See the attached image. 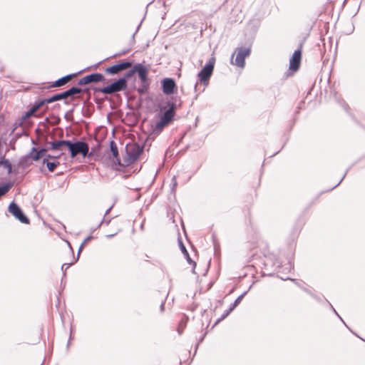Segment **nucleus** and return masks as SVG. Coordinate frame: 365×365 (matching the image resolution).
Returning <instances> with one entry per match:
<instances>
[{"mask_svg": "<svg viewBox=\"0 0 365 365\" xmlns=\"http://www.w3.org/2000/svg\"><path fill=\"white\" fill-rule=\"evenodd\" d=\"M52 150H63L66 148L71 154V158L76 157L81 154L83 158L90 155L88 145L83 141H76L73 143L70 140H57L50 143Z\"/></svg>", "mask_w": 365, "mask_h": 365, "instance_id": "1", "label": "nucleus"}, {"mask_svg": "<svg viewBox=\"0 0 365 365\" xmlns=\"http://www.w3.org/2000/svg\"><path fill=\"white\" fill-rule=\"evenodd\" d=\"M215 63V58L214 56H212L207 63L200 70V71L197 74V81L195 85V91L197 92V86L199 83H202L204 85L205 88L207 86L209 80L212 74L214 66Z\"/></svg>", "mask_w": 365, "mask_h": 365, "instance_id": "2", "label": "nucleus"}, {"mask_svg": "<svg viewBox=\"0 0 365 365\" xmlns=\"http://www.w3.org/2000/svg\"><path fill=\"white\" fill-rule=\"evenodd\" d=\"M127 87V81L125 78H121L110 85L99 88L98 91L105 94H110L115 92L123 91Z\"/></svg>", "mask_w": 365, "mask_h": 365, "instance_id": "3", "label": "nucleus"}, {"mask_svg": "<svg viewBox=\"0 0 365 365\" xmlns=\"http://www.w3.org/2000/svg\"><path fill=\"white\" fill-rule=\"evenodd\" d=\"M251 50L250 48H238L236 50L237 56L233 61L232 56L231 63L240 68H244L245 65V58L250 56Z\"/></svg>", "mask_w": 365, "mask_h": 365, "instance_id": "4", "label": "nucleus"}, {"mask_svg": "<svg viewBox=\"0 0 365 365\" xmlns=\"http://www.w3.org/2000/svg\"><path fill=\"white\" fill-rule=\"evenodd\" d=\"M81 91H82V90L80 88L72 87L70 89L64 91L63 93L56 94V95L51 96V98H48V101H50L51 103H53V102L66 98L68 96H71L75 94H78V93H81Z\"/></svg>", "mask_w": 365, "mask_h": 365, "instance_id": "5", "label": "nucleus"}, {"mask_svg": "<svg viewBox=\"0 0 365 365\" xmlns=\"http://www.w3.org/2000/svg\"><path fill=\"white\" fill-rule=\"evenodd\" d=\"M9 211L21 222L24 224L29 223V220L24 215L20 207L15 202L10 203Z\"/></svg>", "mask_w": 365, "mask_h": 365, "instance_id": "6", "label": "nucleus"}, {"mask_svg": "<svg viewBox=\"0 0 365 365\" xmlns=\"http://www.w3.org/2000/svg\"><path fill=\"white\" fill-rule=\"evenodd\" d=\"M162 90L165 95L173 94L177 90L175 81L170 78H164L162 81Z\"/></svg>", "mask_w": 365, "mask_h": 365, "instance_id": "7", "label": "nucleus"}, {"mask_svg": "<svg viewBox=\"0 0 365 365\" xmlns=\"http://www.w3.org/2000/svg\"><path fill=\"white\" fill-rule=\"evenodd\" d=\"M104 79L101 73H96L84 76L78 81L79 85H86L91 83H98Z\"/></svg>", "mask_w": 365, "mask_h": 365, "instance_id": "8", "label": "nucleus"}, {"mask_svg": "<svg viewBox=\"0 0 365 365\" xmlns=\"http://www.w3.org/2000/svg\"><path fill=\"white\" fill-rule=\"evenodd\" d=\"M142 150V148L136 143L129 144L126 146L127 153L133 160H135L140 155Z\"/></svg>", "mask_w": 365, "mask_h": 365, "instance_id": "9", "label": "nucleus"}, {"mask_svg": "<svg viewBox=\"0 0 365 365\" xmlns=\"http://www.w3.org/2000/svg\"><path fill=\"white\" fill-rule=\"evenodd\" d=\"M301 51H295L289 60V69L293 71L298 70L301 62Z\"/></svg>", "mask_w": 365, "mask_h": 365, "instance_id": "10", "label": "nucleus"}, {"mask_svg": "<svg viewBox=\"0 0 365 365\" xmlns=\"http://www.w3.org/2000/svg\"><path fill=\"white\" fill-rule=\"evenodd\" d=\"M131 66L130 62H123L118 64H115L106 68V71L110 74H116L118 72L125 70Z\"/></svg>", "mask_w": 365, "mask_h": 365, "instance_id": "11", "label": "nucleus"}, {"mask_svg": "<svg viewBox=\"0 0 365 365\" xmlns=\"http://www.w3.org/2000/svg\"><path fill=\"white\" fill-rule=\"evenodd\" d=\"M169 108L164 113L161 118L168 124L172 121L175 115V104L173 102L168 103Z\"/></svg>", "mask_w": 365, "mask_h": 365, "instance_id": "12", "label": "nucleus"}, {"mask_svg": "<svg viewBox=\"0 0 365 365\" xmlns=\"http://www.w3.org/2000/svg\"><path fill=\"white\" fill-rule=\"evenodd\" d=\"M135 70L136 73H138V76L143 83H145L147 81V76L148 73V69L141 63L135 64Z\"/></svg>", "mask_w": 365, "mask_h": 365, "instance_id": "13", "label": "nucleus"}, {"mask_svg": "<svg viewBox=\"0 0 365 365\" xmlns=\"http://www.w3.org/2000/svg\"><path fill=\"white\" fill-rule=\"evenodd\" d=\"M46 149L42 148V149H41V150L37 151V150L35 148H33L31 149L30 155H31V158L34 160H38L40 158H41L43 157H45L46 156Z\"/></svg>", "mask_w": 365, "mask_h": 365, "instance_id": "14", "label": "nucleus"}, {"mask_svg": "<svg viewBox=\"0 0 365 365\" xmlns=\"http://www.w3.org/2000/svg\"><path fill=\"white\" fill-rule=\"evenodd\" d=\"M46 103H51V102L48 101V98L36 101L30 109L32 110L34 113H36L41 107Z\"/></svg>", "mask_w": 365, "mask_h": 365, "instance_id": "15", "label": "nucleus"}, {"mask_svg": "<svg viewBox=\"0 0 365 365\" xmlns=\"http://www.w3.org/2000/svg\"><path fill=\"white\" fill-rule=\"evenodd\" d=\"M72 76L73 75H67L66 76H63L61 78H59L58 80H57L56 81H55V83L53 84V87H59V86H61L64 84H66L69 80H71V78H72Z\"/></svg>", "mask_w": 365, "mask_h": 365, "instance_id": "16", "label": "nucleus"}, {"mask_svg": "<svg viewBox=\"0 0 365 365\" xmlns=\"http://www.w3.org/2000/svg\"><path fill=\"white\" fill-rule=\"evenodd\" d=\"M168 123L163 120L161 118H160V120L159 121H158L155 125V127L153 128V131L155 132V133H160L161 132V130H163V128L167 125Z\"/></svg>", "mask_w": 365, "mask_h": 365, "instance_id": "17", "label": "nucleus"}, {"mask_svg": "<svg viewBox=\"0 0 365 365\" xmlns=\"http://www.w3.org/2000/svg\"><path fill=\"white\" fill-rule=\"evenodd\" d=\"M43 163L46 164V166L50 172H53L56 168L59 165V162H49L47 159L43 160Z\"/></svg>", "mask_w": 365, "mask_h": 365, "instance_id": "18", "label": "nucleus"}, {"mask_svg": "<svg viewBox=\"0 0 365 365\" xmlns=\"http://www.w3.org/2000/svg\"><path fill=\"white\" fill-rule=\"evenodd\" d=\"M110 152L112 153L113 157L114 158H117L118 155V148L115 143L113 140H111L110 143Z\"/></svg>", "mask_w": 365, "mask_h": 365, "instance_id": "19", "label": "nucleus"}, {"mask_svg": "<svg viewBox=\"0 0 365 365\" xmlns=\"http://www.w3.org/2000/svg\"><path fill=\"white\" fill-rule=\"evenodd\" d=\"M0 165L4 166L7 169V173L10 174L12 171V168L10 162L8 160H4L0 161Z\"/></svg>", "mask_w": 365, "mask_h": 365, "instance_id": "20", "label": "nucleus"}, {"mask_svg": "<svg viewBox=\"0 0 365 365\" xmlns=\"http://www.w3.org/2000/svg\"><path fill=\"white\" fill-rule=\"evenodd\" d=\"M11 187V185L10 183L4 184L2 186H0V197L8 192Z\"/></svg>", "mask_w": 365, "mask_h": 365, "instance_id": "21", "label": "nucleus"}, {"mask_svg": "<svg viewBox=\"0 0 365 365\" xmlns=\"http://www.w3.org/2000/svg\"><path fill=\"white\" fill-rule=\"evenodd\" d=\"M237 306V304H235V302H234L233 304H231L229 310L222 316V318L227 317Z\"/></svg>", "mask_w": 365, "mask_h": 365, "instance_id": "22", "label": "nucleus"}, {"mask_svg": "<svg viewBox=\"0 0 365 365\" xmlns=\"http://www.w3.org/2000/svg\"><path fill=\"white\" fill-rule=\"evenodd\" d=\"M237 306V304H235V302H234L233 304H231L229 310L222 316V318L227 317Z\"/></svg>", "mask_w": 365, "mask_h": 365, "instance_id": "23", "label": "nucleus"}, {"mask_svg": "<svg viewBox=\"0 0 365 365\" xmlns=\"http://www.w3.org/2000/svg\"><path fill=\"white\" fill-rule=\"evenodd\" d=\"M135 73H136V70H135V65L133 66V68L130 70L125 75V76L124 78H130V76H132Z\"/></svg>", "mask_w": 365, "mask_h": 365, "instance_id": "24", "label": "nucleus"}, {"mask_svg": "<svg viewBox=\"0 0 365 365\" xmlns=\"http://www.w3.org/2000/svg\"><path fill=\"white\" fill-rule=\"evenodd\" d=\"M76 262H73L71 263H65L61 266V269L63 270V273L65 274V272L67 269H68L72 264H73Z\"/></svg>", "mask_w": 365, "mask_h": 365, "instance_id": "25", "label": "nucleus"}, {"mask_svg": "<svg viewBox=\"0 0 365 365\" xmlns=\"http://www.w3.org/2000/svg\"><path fill=\"white\" fill-rule=\"evenodd\" d=\"M83 246H84V243H81V246H80V247L78 249V251L77 257L76 258L74 257V262H77L78 261V259L79 258L80 253H81Z\"/></svg>", "mask_w": 365, "mask_h": 365, "instance_id": "26", "label": "nucleus"}, {"mask_svg": "<svg viewBox=\"0 0 365 365\" xmlns=\"http://www.w3.org/2000/svg\"><path fill=\"white\" fill-rule=\"evenodd\" d=\"M246 292H244L243 294H242L240 296H239L236 299H235V304H238L240 303L241 300L242 299V298L244 297V296L246 294Z\"/></svg>", "mask_w": 365, "mask_h": 365, "instance_id": "27", "label": "nucleus"}, {"mask_svg": "<svg viewBox=\"0 0 365 365\" xmlns=\"http://www.w3.org/2000/svg\"><path fill=\"white\" fill-rule=\"evenodd\" d=\"M35 113H34L32 111V110L29 109L24 115V118H30L31 115H33Z\"/></svg>", "mask_w": 365, "mask_h": 365, "instance_id": "28", "label": "nucleus"}, {"mask_svg": "<svg viewBox=\"0 0 365 365\" xmlns=\"http://www.w3.org/2000/svg\"><path fill=\"white\" fill-rule=\"evenodd\" d=\"M45 157H46V158H45L44 159H47V160H48V159H51V158H59V157H60V155H58V156H52V155H46V156H45Z\"/></svg>", "mask_w": 365, "mask_h": 365, "instance_id": "29", "label": "nucleus"}, {"mask_svg": "<svg viewBox=\"0 0 365 365\" xmlns=\"http://www.w3.org/2000/svg\"><path fill=\"white\" fill-rule=\"evenodd\" d=\"M110 220H105V218H103L102 220V221L100 222V224L98 225V227H100L103 223H106V225H108L110 223Z\"/></svg>", "mask_w": 365, "mask_h": 365, "instance_id": "30", "label": "nucleus"}, {"mask_svg": "<svg viewBox=\"0 0 365 365\" xmlns=\"http://www.w3.org/2000/svg\"><path fill=\"white\" fill-rule=\"evenodd\" d=\"M181 248H182V251L185 253L187 255H188V253L185 247V246L181 243Z\"/></svg>", "mask_w": 365, "mask_h": 365, "instance_id": "31", "label": "nucleus"}, {"mask_svg": "<svg viewBox=\"0 0 365 365\" xmlns=\"http://www.w3.org/2000/svg\"><path fill=\"white\" fill-rule=\"evenodd\" d=\"M91 238H92V236H91V235H90V236L87 237L84 240V241H83L82 243H84V245H85V244H86L88 240H90Z\"/></svg>", "mask_w": 365, "mask_h": 365, "instance_id": "32", "label": "nucleus"}, {"mask_svg": "<svg viewBox=\"0 0 365 365\" xmlns=\"http://www.w3.org/2000/svg\"><path fill=\"white\" fill-rule=\"evenodd\" d=\"M112 207H113V205L110 206L108 209L106 210V211L105 212V216L110 212V211L111 210Z\"/></svg>", "mask_w": 365, "mask_h": 365, "instance_id": "33", "label": "nucleus"}, {"mask_svg": "<svg viewBox=\"0 0 365 365\" xmlns=\"http://www.w3.org/2000/svg\"><path fill=\"white\" fill-rule=\"evenodd\" d=\"M115 235H116V232H115V233H113V234H110V235H106V237H107L108 239H110V238H111V237H114Z\"/></svg>", "mask_w": 365, "mask_h": 365, "instance_id": "34", "label": "nucleus"}, {"mask_svg": "<svg viewBox=\"0 0 365 365\" xmlns=\"http://www.w3.org/2000/svg\"><path fill=\"white\" fill-rule=\"evenodd\" d=\"M164 303H162L161 305H160V311L161 312H163L164 311Z\"/></svg>", "mask_w": 365, "mask_h": 365, "instance_id": "35", "label": "nucleus"}, {"mask_svg": "<svg viewBox=\"0 0 365 365\" xmlns=\"http://www.w3.org/2000/svg\"><path fill=\"white\" fill-rule=\"evenodd\" d=\"M334 312L341 319V317L339 315V314L336 312V311L332 307Z\"/></svg>", "mask_w": 365, "mask_h": 365, "instance_id": "36", "label": "nucleus"}, {"mask_svg": "<svg viewBox=\"0 0 365 365\" xmlns=\"http://www.w3.org/2000/svg\"><path fill=\"white\" fill-rule=\"evenodd\" d=\"M344 176H345V175L343 176V178L341 179V180H339V183H338V184H336V185H335V187H336L337 185H339V183H340V182H341V180H343V178H344Z\"/></svg>", "mask_w": 365, "mask_h": 365, "instance_id": "37", "label": "nucleus"}, {"mask_svg": "<svg viewBox=\"0 0 365 365\" xmlns=\"http://www.w3.org/2000/svg\"><path fill=\"white\" fill-rule=\"evenodd\" d=\"M173 181L174 182V186L175 185L176 182H175V177L174 176L173 178Z\"/></svg>", "mask_w": 365, "mask_h": 365, "instance_id": "38", "label": "nucleus"}, {"mask_svg": "<svg viewBox=\"0 0 365 365\" xmlns=\"http://www.w3.org/2000/svg\"><path fill=\"white\" fill-rule=\"evenodd\" d=\"M187 261L189 262V263L192 262V260L190 259V258L189 257H187Z\"/></svg>", "mask_w": 365, "mask_h": 365, "instance_id": "39", "label": "nucleus"}, {"mask_svg": "<svg viewBox=\"0 0 365 365\" xmlns=\"http://www.w3.org/2000/svg\"><path fill=\"white\" fill-rule=\"evenodd\" d=\"M67 243H68V246H69L70 249L72 250V247H71V244H70L68 242H67Z\"/></svg>", "mask_w": 365, "mask_h": 365, "instance_id": "40", "label": "nucleus"}]
</instances>
